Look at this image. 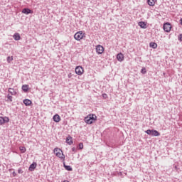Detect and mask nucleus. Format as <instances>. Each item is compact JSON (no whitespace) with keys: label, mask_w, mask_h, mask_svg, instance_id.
<instances>
[{"label":"nucleus","mask_w":182,"mask_h":182,"mask_svg":"<svg viewBox=\"0 0 182 182\" xmlns=\"http://www.w3.org/2000/svg\"><path fill=\"white\" fill-rule=\"evenodd\" d=\"M96 119H97V117H96L95 114H90L85 118V122L87 124H92V123H95V122H96Z\"/></svg>","instance_id":"f257e3e1"},{"label":"nucleus","mask_w":182,"mask_h":182,"mask_svg":"<svg viewBox=\"0 0 182 182\" xmlns=\"http://www.w3.org/2000/svg\"><path fill=\"white\" fill-rule=\"evenodd\" d=\"M54 154L61 160H65V155L63 154V151L60 148H55L53 150Z\"/></svg>","instance_id":"f03ea898"},{"label":"nucleus","mask_w":182,"mask_h":182,"mask_svg":"<svg viewBox=\"0 0 182 182\" xmlns=\"http://www.w3.org/2000/svg\"><path fill=\"white\" fill-rule=\"evenodd\" d=\"M85 37V33L83 31H78L74 35L75 41H82Z\"/></svg>","instance_id":"7ed1b4c3"},{"label":"nucleus","mask_w":182,"mask_h":182,"mask_svg":"<svg viewBox=\"0 0 182 182\" xmlns=\"http://www.w3.org/2000/svg\"><path fill=\"white\" fill-rule=\"evenodd\" d=\"M75 73L76 75H78V76H82V75L85 73V69H83V67L78 65L75 68Z\"/></svg>","instance_id":"20e7f679"},{"label":"nucleus","mask_w":182,"mask_h":182,"mask_svg":"<svg viewBox=\"0 0 182 182\" xmlns=\"http://www.w3.org/2000/svg\"><path fill=\"white\" fill-rule=\"evenodd\" d=\"M145 133H146V134H149V136H160V133L157 130L154 129H148L145 131Z\"/></svg>","instance_id":"39448f33"},{"label":"nucleus","mask_w":182,"mask_h":182,"mask_svg":"<svg viewBox=\"0 0 182 182\" xmlns=\"http://www.w3.org/2000/svg\"><path fill=\"white\" fill-rule=\"evenodd\" d=\"M5 123H9V117H0V125L5 124Z\"/></svg>","instance_id":"423d86ee"},{"label":"nucleus","mask_w":182,"mask_h":182,"mask_svg":"<svg viewBox=\"0 0 182 182\" xmlns=\"http://www.w3.org/2000/svg\"><path fill=\"white\" fill-rule=\"evenodd\" d=\"M96 52L98 55H102V53L105 52V48H103V46L101 45H98L96 46Z\"/></svg>","instance_id":"0eeeda50"},{"label":"nucleus","mask_w":182,"mask_h":182,"mask_svg":"<svg viewBox=\"0 0 182 182\" xmlns=\"http://www.w3.org/2000/svg\"><path fill=\"white\" fill-rule=\"evenodd\" d=\"M164 31H165V32H170V31H171V24L170 23H164Z\"/></svg>","instance_id":"6e6552de"},{"label":"nucleus","mask_w":182,"mask_h":182,"mask_svg":"<svg viewBox=\"0 0 182 182\" xmlns=\"http://www.w3.org/2000/svg\"><path fill=\"white\" fill-rule=\"evenodd\" d=\"M117 59L119 60V62H123V60H124V55H123L122 53L117 54Z\"/></svg>","instance_id":"1a4fd4ad"},{"label":"nucleus","mask_w":182,"mask_h":182,"mask_svg":"<svg viewBox=\"0 0 182 182\" xmlns=\"http://www.w3.org/2000/svg\"><path fill=\"white\" fill-rule=\"evenodd\" d=\"M38 164H36V162H33L32 164L30 165L28 168L29 171H33L36 168Z\"/></svg>","instance_id":"9d476101"},{"label":"nucleus","mask_w":182,"mask_h":182,"mask_svg":"<svg viewBox=\"0 0 182 182\" xmlns=\"http://www.w3.org/2000/svg\"><path fill=\"white\" fill-rule=\"evenodd\" d=\"M22 14H25L26 15H29V14H33V11L29 9H23L22 10Z\"/></svg>","instance_id":"9b49d317"},{"label":"nucleus","mask_w":182,"mask_h":182,"mask_svg":"<svg viewBox=\"0 0 182 182\" xmlns=\"http://www.w3.org/2000/svg\"><path fill=\"white\" fill-rule=\"evenodd\" d=\"M66 143H68L70 146H72V144H73V139L72 136H69L66 138Z\"/></svg>","instance_id":"f8f14e48"},{"label":"nucleus","mask_w":182,"mask_h":182,"mask_svg":"<svg viewBox=\"0 0 182 182\" xmlns=\"http://www.w3.org/2000/svg\"><path fill=\"white\" fill-rule=\"evenodd\" d=\"M53 119L55 123H59L60 122V116H59L58 114L54 115Z\"/></svg>","instance_id":"ddd939ff"},{"label":"nucleus","mask_w":182,"mask_h":182,"mask_svg":"<svg viewBox=\"0 0 182 182\" xmlns=\"http://www.w3.org/2000/svg\"><path fill=\"white\" fill-rule=\"evenodd\" d=\"M138 25L140 26V28H142V29H146V28H147V25L144 21H140L138 23Z\"/></svg>","instance_id":"4468645a"},{"label":"nucleus","mask_w":182,"mask_h":182,"mask_svg":"<svg viewBox=\"0 0 182 182\" xmlns=\"http://www.w3.org/2000/svg\"><path fill=\"white\" fill-rule=\"evenodd\" d=\"M23 103H24L26 106H31V105H32V101L31 100L26 99L23 100Z\"/></svg>","instance_id":"2eb2a0df"},{"label":"nucleus","mask_w":182,"mask_h":182,"mask_svg":"<svg viewBox=\"0 0 182 182\" xmlns=\"http://www.w3.org/2000/svg\"><path fill=\"white\" fill-rule=\"evenodd\" d=\"M147 4L149 6H154L156 5V1L154 0H147Z\"/></svg>","instance_id":"dca6fc26"},{"label":"nucleus","mask_w":182,"mask_h":182,"mask_svg":"<svg viewBox=\"0 0 182 182\" xmlns=\"http://www.w3.org/2000/svg\"><path fill=\"white\" fill-rule=\"evenodd\" d=\"M14 39H15V41H19L21 40V36L19 35V33H16L14 36H13Z\"/></svg>","instance_id":"f3484780"},{"label":"nucleus","mask_w":182,"mask_h":182,"mask_svg":"<svg viewBox=\"0 0 182 182\" xmlns=\"http://www.w3.org/2000/svg\"><path fill=\"white\" fill-rule=\"evenodd\" d=\"M149 46H150V48H152V49H157V43H156L154 42H151L149 43Z\"/></svg>","instance_id":"a211bd4d"},{"label":"nucleus","mask_w":182,"mask_h":182,"mask_svg":"<svg viewBox=\"0 0 182 182\" xmlns=\"http://www.w3.org/2000/svg\"><path fill=\"white\" fill-rule=\"evenodd\" d=\"M22 90H23V92H28V90H29V85H23L22 86Z\"/></svg>","instance_id":"6ab92c4d"},{"label":"nucleus","mask_w":182,"mask_h":182,"mask_svg":"<svg viewBox=\"0 0 182 182\" xmlns=\"http://www.w3.org/2000/svg\"><path fill=\"white\" fill-rule=\"evenodd\" d=\"M9 92L11 93V95H16V91L15 90H14L13 88H9Z\"/></svg>","instance_id":"aec40b11"},{"label":"nucleus","mask_w":182,"mask_h":182,"mask_svg":"<svg viewBox=\"0 0 182 182\" xmlns=\"http://www.w3.org/2000/svg\"><path fill=\"white\" fill-rule=\"evenodd\" d=\"M19 150L21 153H26V148L25 146H20Z\"/></svg>","instance_id":"412c9836"},{"label":"nucleus","mask_w":182,"mask_h":182,"mask_svg":"<svg viewBox=\"0 0 182 182\" xmlns=\"http://www.w3.org/2000/svg\"><path fill=\"white\" fill-rule=\"evenodd\" d=\"M64 167H65V170H68V171H72V167H70V166H66L64 164Z\"/></svg>","instance_id":"4be33fe9"},{"label":"nucleus","mask_w":182,"mask_h":182,"mask_svg":"<svg viewBox=\"0 0 182 182\" xmlns=\"http://www.w3.org/2000/svg\"><path fill=\"white\" fill-rule=\"evenodd\" d=\"M14 60V56L8 57L7 58V62L8 63H11Z\"/></svg>","instance_id":"5701e85b"},{"label":"nucleus","mask_w":182,"mask_h":182,"mask_svg":"<svg viewBox=\"0 0 182 182\" xmlns=\"http://www.w3.org/2000/svg\"><path fill=\"white\" fill-rule=\"evenodd\" d=\"M18 174H23V171L22 170V168H19L18 169Z\"/></svg>","instance_id":"b1692460"},{"label":"nucleus","mask_w":182,"mask_h":182,"mask_svg":"<svg viewBox=\"0 0 182 182\" xmlns=\"http://www.w3.org/2000/svg\"><path fill=\"white\" fill-rule=\"evenodd\" d=\"M78 147L80 150H82L83 149V143H80Z\"/></svg>","instance_id":"393cba45"},{"label":"nucleus","mask_w":182,"mask_h":182,"mask_svg":"<svg viewBox=\"0 0 182 182\" xmlns=\"http://www.w3.org/2000/svg\"><path fill=\"white\" fill-rule=\"evenodd\" d=\"M7 97H8V99H9V100H10V102H12V96L11 95H8L7 96Z\"/></svg>","instance_id":"a878e982"},{"label":"nucleus","mask_w":182,"mask_h":182,"mask_svg":"<svg viewBox=\"0 0 182 182\" xmlns=\"http://www.w3.org/2000/svg\"><path fill=\"white\" fill-rule=\"evenodd\" d=\"M141 73H143L144 75V73H146V68H142L141 70Z\"/></svg>","instance_id":"bb28decb"},{"label":"nucleus","mask_w":182,"mask_h":182,"mask_svg":"<svg viewBox=\"0 0 182 182\" xmlns=\"http://www.w3.org/2000/svg\"><path fill=\"white\" fill-rule=\"evenodd\" d=\"M102 97L104 99H107V94H102Z\"/></svg>","instance_id":"cd10ccee"},{"label":"nucleus","mask_w":182,"mask_h":182,"mask_svg":"<svg viewBox=\"0 0 182 182\" xmlns=\"http://www.w3.org/2000/svg\"><path fill=\"white\" fill-rule=\"evenodd\" d=\"M178 39H179V41H181V42H182V34L179 35Z\"/></svg>","instance_id":"c85d7f7f"},{"label":"nucleus","mask_w":182,"mask_h":182,"mask_svg":"<svg viewBox=\"0 0 182 182\" xmlns=\"http://www.w3.org/2000/svg\"><path fill=\"white\" fill-rule=\"evenodd\" d=\"M12 174H13L14 177H16V172L14 171V172L12 173Z\"/></svg>","instance_id":"c756f323"},{"label":"nucleus","mask_w":182,"mask_h":182,"mask_svg":"<svg viewBox=\"0 0 182 182\" xmlns=\"http://www.w3.org/2000/svg\"><path fill=\"white\" fill-rule=\"evenodd\" d=\"M180 23L182 25V18L180 20Z\"/></svg>","instance_id":"7c9ffc66"},{"label":"nucleus","mask_w":182,"mask_h":182,"mask_svg":"<svg viewBox=\"0 0 182 182\" xmlns=\"http://www.w3.org/2000/svg\"><path fill=\"white\" fill-rule=\"evenodd\" d=\"M68 77H70V75H68Z\"/></svg>","instance_id":"2f4dec72"}]
</instances>
